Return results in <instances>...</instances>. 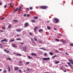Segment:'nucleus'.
Listing matches in <instances>:
<instances>
[{
    "mask_svg": "<svg viewBox=\"0 0 73 73\" xmlns=\"http://www.w3.org/2000/svg\"><path fill=\"white\" fill-rule=\"evenodd\" d=\"M40 8L42 9H46L48 8V6H42L40 7Z\"/></svg>",
    "mask_w": 73,
    "mask_h": 73,
    "instance_id": "1",
    "label": "nucleus"
},
{
    "mask_svg": "<svg viewBox=\"0 0 73 73\" xmlns=\"http://www.w3.org/2000/svg\"><path fill=\"white\" fill-rule=\"evenodd\" d=\"M43 60L44 61H46V60H50V58H42Z\"/></svg>",
    "mask_w": 73,
    "mask_h": 73,
    "instance_id": "2",
    "label": "nucleus"
},
{
    "mask_svg": "<svg viewBox=\"0 0 73 73\" xmlns=\"http://www.w3.org/2000/svg\"><path fill=\"white\" fill-rule=\"evenodd\" d=\"M1 42H4V41H5L6 42H8V40H7L6 38H5L4 40H2L1 41Z\"/></svg>",
    "mask_w": 73,
    "mask_h": 73,
    "instance_id": "3",
    "label": "nucleus"
},
{
    "mask_svg": "<svg viewBox=\"0 0 73 73\" xmlns=\"http://www.w3.org/2000/svg\"><path fill=\"white\" fill-rule=\"evenodd\" d=\"M12 46H13V47H14V48H17V46L15 44H12Z\"/></svg>",
    "mask_w": 73,
    "mask_h": 73,
    "instance_id": "4",
    "label": "nucleus"
},
{
    "mask_svg": "<svg viewBox=\"0 0 73 73\" xmlns=\"http://www.w3.org/2000/svg\"><path fill=\"white\" fill-rule=\"evenodd\" d=\"M55 20L57 23H58V21H59V20L57 19V18L55 19Z\"/></svg>",
    "mask_w": 73,
    "mask_h": 73,
    "instance_id": "5",
    "label": "nucleus"
},
{
    "mask_svg": "<svg viewBox=\"0 0 73 73\" xmlns=\"http://www.w3.org/2000/svg\"><path fill=\"white\" fill-rule=\"evenodd\" d=\"M69 61L70 62V63H71L72 65L73 64V61L71 59H70L69 60Z\"/></svg>",
    "mask_w": 73,
    "mask_h": 73,
    "instance_id": "6",
    "label": "nucleus"
},
{
    "mask_svg": "<svg viewBox=\"0 0 73 73\" xmlns=\"http://www.w3.org/2000/svg\"><path fill=\"white\" fill-rule=\"evenodd\" d=\"M14 70L16 71H17V70H19V67H15L14 68Z\"/></svg>",
    "mask_w": 73,
    "mask_h": 73,
    "instance_id": "7",
    "label": "nucleus"
},
{
    "mask_svg": "<svg viewBox=\"0 0 73 73\" xmlns=\"http://www.w3.org/2000/svg\"><path fill=\"white\" fill-rule=\"evenodd\" d=\"M4 51L5 52H6L7 53H10V52L9 51V50L7 51V50H6V49H4Z\"/></svg>",
    "mask_w": 73,
    "mask_h": 73,
    "instance_id": "8",
    "label": "nucleus"
},
{
    "mask_svg": "<svg viewBox=\"0 0 73 73\" xmlns=\"http://www.w3.org/2000/svg\"><path fill=\"white\" fill-rule=\"evenodd\" d=\"M31 40L33 43H34V44H35V42H34V40H33V38H31Z\"/></svg>",
    "mask_w": 73,
    "mask_h": 73,
    "instance_id": "9",
    "label": "nucleus"
},
{
    "mask_svg": "<svg viewBox=\"0 0 73 73\" xmlns=\"http://www.w3.org/2000/svg\"><path fill=\"white\" fill-rule=\"evenodd\" d=\"M25 27H27V26H28L29 25H28V23H26L25 24Z\"/></svg>",
    "mask_w": 73,
    "mask_h": 73,
    "instance_id": "10",
    "label": "nucleus"
},
{
    "mask_svg": "<svg viewBox=\"0 0 73 73\" xmlns=\"http://www.w3.org/2000/svg\"><path fill=\"white\" fill-rule=\"evenodd\" d=\"M21 31H22V30L20 29H17L16 30V31H17V32H20Z\"/></svg>",
    "mask_w": 73,
    "mask_h": 73,
    "instance_id": "11",
    "label": "nucleus"
},
{
    "mask_svg": "<svg viewBox=\"0 0 73 73\" xmlns=\"http://www.w3.org/2000/svg\"><path fill=\"white\" fill-rule=\"evenodd\" d=\"M31 56H36L37 55L36 54H35L34 53H33L31 54Z\"/></svg>",
    "mask_w": 73,
    "mask_h": 73,
    "instance_id": "12",
    "label": "nucleus"
},
{
    "mask_svg": "<svg viewBox=\"0 0 73 73\" xmlns=\"http://www.w3.org/2000/svg\"><path fill=\"white\" fill-rule=\"evenodd\" d=\"M37 28H38V27L37 26L35 27L34 29V31L35 32H36V29H37Z\"/></svg>",
    "mask_w": 73,
    "mask_h": 73,
    "instance_id": "13",
    "label": "nucleus"
},
{
    "mask_svg": "<svg viewBox=\"0 0 73 73\" xmlns=\"http://www.w3.org/2000/svg\"><path fill=\"white\" fill-rule=\"evenodd\" d=\"M18 9H19V8H17L15 9L14 10L13 12H16L17 11Z\"/></svg>",
    "mask_w": 73,
    "mask_h": 73,
    "instance_id": "14",
    "label": "nucleus"
},
{
    "mask_svg": "<svg viewBox=\"0 0 73 73\" xmlns=\"http://www.w3.org/2000/svg\"><path fill=\"white\" fill-rule=\"evenodd\" d=\"M68 64V65H69V66H70V67H72V65H71V64H70V62H68L67 63Z\"/></svg>",
    "mask_w": 73,
    "mask_h": 73,
    "instance_id": "15",
    "label": "nucleus"
},
{
    "mask_svg": "<svg viewBox=\"0 0 73 73\" xmlns=\"http://www.w3.org/2000/svg\"><path fill=\"white\" fill-rule=\"evenodd\" d=\"M26 47H24L23 48V50L24 51H26Z\"/></svg>",
    "mask_w": 73,
    "mask_h": 73,
    "instance_id": "16",
    "label": "nucleus"
},
{
    "mask_svg": "<svg viewBox=\"0 0 73 73\" xmlns=\"http://www.w3.org/2000/svg\"><path fill=\"white\" fill-rule=\"evenodd\" d=\"M49 54L50 55H51V56H52V55H53V53L52 52H49Z\"/></svg>",
    "mask_w": 73,
    "mask_h": 73,
    "instance_id": "17",
    "label": "nucleus"
},
{
    "mask_svg": "<svg viewBox=\"0 0 73 73\" xmlns=\"http://www.w3.org/2000/svg\"><path fill=\"white\" fill-rule=\"evenodd\" d=\"M8 69L9 72H11V68H10V67H9V66H8Z\"/></svg>",
    "mask_w": 73,
    "mask_h": 73,
    "instance_id": "18",
    "label": "nucleus"
},
{
    "mask_svg": "<svg viewBox=\"0 0 73 73\" xmlns=\"http://www.w3.org/2000/svg\"><path fill=\"white\" fill-rule=\"evenodd\" d=\"M47 28L48 30H50V27H49L48 26H47Z\"/></svg>",
    "mask_w": 73,
    "mask_h": 73,
    "instance_id": "19",
    "label": "nucleus"
},
{
    "mask_svg": "<svg viewBox=\"0 0 73 73\" xmlns=\"http://www.w3.org/2000/svg\"><path fill=\"white\" fill-rule=\"evenodd\" d=\"M26 70L27 71H28V72H30V71H31V70L29 68H27Z\"/></svg>",
    "mask_w": 73,
    "mask_h": 73,
    "instance_id": "20",
    "label": "nucleus"
},
{
    "mask_svg": "<svg viewBox=\"0 0 73 73\" xmlns=\"http://www.w3.org/2000/svg\"><path fill=\"white\" fill-rule=\"evenodd\" d=\"M11 25H9L8 26V28H9V29H11Z\"/></svg>",
    "mask_w": 73,
    "mask_h": 73,
    "instance_id": "21",
    "label": "nucleus"
},
{
    "mask_svg": "<svg viewBox=\"0 0 73 73\" xmlns=\"http://www.w3.org/2000/svg\"><path fill=\"white\" fill-rule=\"evenodd\" d=\"M34 19H35L36 20H37L38 19V17H34Z\"/></svg>",
    "mask_w": 73,
    "mask_h": 73,
    "instance_id": "22",
    "label": "nucleus"
},
{
    "mask_svg": "<svg viewBox=\"0 0 73 73\" xmlns=\"http://www.w3.org/2000/svg\"><path fill=\"white\" fill-rule=\"evenodd\" d=\"M58 63H60V61H57V62H55V64H58Z\"/></svg>",
    "mask_w": 73,
    "mask_h": 73,
    "instance_id": "23",
    "label": "nucleus"
},
{
    "mask_svg": "<svg viewBox=\"0 0 73 73\" xmlns=\"http://www.w3.org/2000/svg\"><path fill=\"white\" fill-rule=\"evenodd\" d=\"M55 40L56 41H58V42H60V40L58 39H55Z\"/></svg>",
    "mask_w": 73,
    "mask_h": 73,
    "instance_id": "24",
    "label": "nucleus"
},
{
    "mask_svg": "<svg viewBox=\"0 0 73 73\" xmlns=\"http://www.w3.org/2000/svg\"><path fill=\"white\" fill-rule=\"evenodd\" d=\"M19 11H21V8H22V7H21V6H19Z\"/></svg>",
    "mask_w": 73,
    "mask_h": 73,
    "instance_id": "25",
    "label": "nucleus"
},
{
    "mask_svg": "<svg viewBox=\"0 0 73 73\" xmlns=\"http://www.w3.org/2000/svg\"><path fill=\"white\" fill-rule=\"evenodd\" d=\"M32 22L33 23H36V21H35L34 20H33L32 21Z\"/></svg>",
    "mask_w": 73,
    "mask_h": 73,
    "instance_id": "26",
    "label": "nucleus"
},
{
    "mask_svg": "<svg viewBox=\"0 0 73 73\" xmlns=\"http://www.w3.org/2000/svg\"><path fill=\"white\" fill-rule=\"evenodd\" d=\"M15 41V40L13 39L12 40H10V42H13V41Z\"/></svg>",
    "mask_w": 73,
    "mask_h": 73,
    "instance_id": "27",
    "label": "nucleus"
},
{
    "mask_svg": "<svg viewBox=\"0 0 73 73\" xmlns=\"http://www.w3.org/2000/svg\"><path fill=\"white\" fill-rule=\"evenodd\" d=\"M17 55H18L19 56H21V54H16Z\"/></svg>",
    "mask_w": 73,
    "mask_h": 73,
    "instance_id": "28",
    "label": "nucleus"
},
{
    "mask_svg": "<svg viewBox=\"0 0 73 73\" xmlns=\"http://www.w3.org/2000/svg\"><path fill=\"white\" fill-rule=\"evenodd\" d=\"M39 42L40 43H41V44H42V42H42V40H40L39 41Z\"/></svg>",
    "mask_w": 73,
    "mask_h": 73,
    "instance_id": "29",
    "label": "nucleus"
},
{
    "mask_svg": "<svg viewBox=\"0 0 73 73\" xmlns=\"http://www.w3.org/2000/svg\"><path fill=\"white\" fill-rule=\"evenodd\" d=\"M28 58H29V59H31V58H32V57H31L30 56H28Z\"/></svg>",
    "mask_w": 73,
    "mask_h": 73,
    "instance_id": "30",
    "label": "nucleus"
},
{
    "mask_svg": "<svg viewBox=\"0 0 73 73\" xmlns=\"http://www.w3.org/2000/svg\"><path fill=\"white\" fill-rule=\"evenodd\" d=\"M26 64H27V65H28V64H30V62H26Z\"/></svg>",
    "mask_w": 73,
    "mask_h": 73,
    "instance_id": "31",
    "label": "nucleus"
},
{
    "mask_svg": "<svg viewBox=\"0 0 73 73\" xmlns=\"http://www.w3.org/2000/svg\"><path fill=\"white\" fill-rule=\"evenodd\" d=\"M44 56H46V55H47V54L46 53H45L44 54Z\"/></svg>",
    "mask_w": 73,
    "mask_h": 73,
    "instance_id": "32",
    "label": "nucleus"
},
{
    "mask_svg": "<svg viewBox=\"0 0 73 73\" xmlns=\"http://www.w3.org/2000/svg\"><path fill=\"white\" fill-rule=\"evenodd\" d=\"M58 35L59 36H62V35L61 34H58Z\"/></svg>",
    "mask_w": 73,
    "mask_h": 73,
    "instance_id": "33",
    "label": "nucleus"
},
{
    "mask_svg": "<svg viewBox=\"0 0 73 73\" xmlns=\"http://www.w3.org/2000/svg\"><path fill=\"white\" fill-rule=\"evenodd\" d=\"M16 40H17V41H18V40H21V39L20 38H17V39H16Z\"/></svg>",
    "mask_w": 73,
    "mask_h": 73,
    "instance_id": "34",
    "label": "nucleus"
},
{
    "mask_svg": "<svg viewBox=\"0 0 73 73\" xmlns=\"http://www.w3.org/2000/svg\"><path fill=\"white\" fill-rule=\"evenodd\" d=\"M41 31H42V30L41 29H40L39 30V32H41Z\"/></svg>",
    "mask_w": 73,
    "mask_h": 73,
    "instance_id": "35",
    "label": "nucleus"
},
{
    "mask_svg": "<svg viewBox=\"0 0 73 73\" xmlns=\"http://www.w3.org/2000/svg\"><path fill=\"white\" fill-rule=\"evenodd\" d=\"M29 35L31 36H32V33H29Z\"/></svg>",
    "mask_w": 73,
    "mask_h": 73,
    "instance_id": "36",
    "label": "nucleus"
},
{
    "mask_svg": "<svg viewBox=\"0 0 73 73\" xmlns=\"http://www.w3.org/2000/svg\"><path fill=\"white\" fill-rule=\"evenodd\" d=\"M70 46H73V43H71L70 45Z\"/></svg>",
    "mask_w": 73,
    "mask_h": 73,
    "instance_id": "37",
    "label": "nucleus"
},
{
    "mask_svg": "<svg viewBox=\"0 0 73 73\" xmlns=\"http://www.w3.org/2000/svg\"><path fill=\"white\" fill-rule=\"evenodd\" d=\"M13 21H15V22H18V21H17V20H14Z\"/></svg>",
    "mask_w": 73,
    "mask_h": 73,
    "instance_id": "38",
    "label": "nucleus"
},
{
    "mask_svg": "<svg viewBox=\"0 0 73 73\" xmlns=\"http://www.w3.org/2000/svg\"><path fill=\"white\" fill-rule=\"evenodd\" d=\"M59 52V51L58 50H56L55 51V53H58Z\"/></svg>",
    "mask_w": 73,
    "mask_h": 73,
    "instance_id": "39",
    "label": "nucleus"
},
{
    "mask_svg": "<svg viewBox=\"0 0 73 73\" xmlns=\"http://www.w3.org/2000/svg\"><path fill=\"white\" fill-rule=\"evenodd\" d=\"M57 57V55H54L52 57V58H53L54 57Z\"/></svg>",
    "mask_w": 73,
    "mask_h": 73,
    "instance_id": "40",
    "label": "nucleus"
},
{
    "mask_svg": "<svg viewBox=\"0 0 73 73\" xmlns=\"http://www.w3.org/2000/svg\"><path fill=\"white\" fill-rule=\"evenodd\" d=\"M9 5H10V7H13V6H12V3H10Z\"/></svg>",
    "mask_w": 73,
    "mask_h": 73,
    "instance_id": "41",
    "label": "nucleus"
},
{
    "mask_svg": "<svg viewBox=\"0 0 73 73\" xmlns=\"http://www.w3.org/2000/svg\"><path fill=\"white\" fill-rule=\"evenodd\" d=\"M34 40L35 41H37V39H36V38H35L34 39Z\"/></svg>",
    "mask_w": 73,
    "mask_h": 73,
    "instance_id": "42",
    "label": "nucleus"
},
{
    "mask_svg": "<svg viewBox=\"0 0 73 73\" xmlns=\"http://www.w3.org/2000/svg\"><path fill=\"white\" fill-rule=\"evenodd\" d=\"M19 72H22V71H21V70H19Z\"/></svg>",
    "mask_w": 73,
    "mask_h": 73,
    "instance_id": "43",
    "label": "nucleus"
},
{
    "mask_svg": "<svg viewBox=\"0 0 73 73\" xmlns=\"http://www.w3.org/2000/svg\"><path fill=\"white\" fill-rule=\"evenodd\" d=\"M66 54H67V56H69V54L67 52H66Z\"/></svg>",
    "mask_w": 73,
    "mask_h": 73,
    "instance_id": "44",
    "label": "nucleus"
},
{
    "mask_svg": "<svg viewBox=\"0 0 73 73\" xmlns=\"http://www.w3.org/2000/svg\"><path fill=\"white\" fill-rule=\"evenodd\" d=\"M8 59L10 61L11 60V58H8Z\"/></svg>",
    "mask_w": 73,
    "mask_h": 73,
    "instance_id": "45",
    "label": "nucleus"
},
{
    "mask_svg": "<svg viewBox=\"0 0 73 73\" xmlns=\"http://www.w3.org/2000/svg\"><path fill=\"white\" fill-rule=\"evenodd\" d=\"M27 16V14H24L23 15V16H24V17H25V16Z\"/></svg>",
    "mask_w": 73,
    "mask_h": 73,
    "instance_id": "46",
    "label": "nucleus"
},
{
    "mask_svg": "<svg viewBox=\"0 0 73 73\" xmlns=\"http://www.w3.org/2000/svg\"><path fill=\"white\" fill-rule=\"evenodd\" d=\"M30 9H31V10H32V9H33V8H32V7H31L30 8Z\"/></svg>",
    "mask_w": 73,
    "mask_h": 73,
    "instance_id": "47",
    "label": "nucleus"
},
{
    "mask_svg": "<svg viewBox=\"0 0 73 73\" xmlns=\"http://www.w3.org/2000/svg\"><path fill=\"white\" fill-rule=\"evenodd\" d=\"M7 72V70H4L3 71V72L4 73H5V72Z\"/></svg>",
    "mask_w": 73,
    "mask_h": 73,
    "instance_id": "48",
    "label": "nucleus"
},
{
    "mask_svg": "<svg viewBox=\"0 0 73 73\" xmlns=\"http://www.w3.org/2000/svg\"><path fill=\"white\" fill-rule=\"evenodd\" d=\"M4 7L5 8H6V7H7V5H5L4 6Z\"/></svg>",
    "mask_w": 73,
    "mask_h": 73,
    "instance_id": "49",
    "label": "nucleus"
},
{
    "mask_svg": "<svg viewBox=\"0 0 73 73\" xmlns=\"http://www.w3.org/2000/svg\"><path fill=\"white\" fill-rule=\"evenodd\" d=\"M2 29H3L4 30L5 29V27H4L3 28L2 27Z\"/></svg>",
    "mask_w": 73,
    "mask_h": 73,
    "instance_id": "50",
    "label": "nucleus"
},
{
    "mask_svg": "<svg viewBox=\"0 0 73 73\" xmlns=\"http://www.w3.org/2000/svg\"><path fill=\"white\" fill-rule=\"evenodd\" d=\"M19 64H22V62H19Z\"/></svg>",
    "mask_w": 73,
    "mask_h": 73,
    "instance_id": "51",
    "label": "nucleus"
},
{
    "mask_svg": "<svg viewBox=\"0 0 73 73\" xmlns=\"http://www.w3.org/2000/svg\"><path fill=\"white\" fill-rule=\"evenodd\" d=\"M30 13H33V12L32 11H31V12Z\"/></svg>",
    "mask_w": 73,
    "mask_h": 73,
    "instance_id": "52",
    "label": "nucleus"
},
{
    "mask_svg": "<svg viewBox=\"0 0 73 73\" xmlns=\"http://www.w3.org/2000/svg\"><path fill=\"white\" fill-rule=\"evenodd\" d=\"M43 50H45V51L47 50H46V49H45L44 48H43Z\"/></svg>",
    "mask_w": 73,
    "mask_h": 73,
    "instance_id": "53",
    "label": "nucleus"
},
{
    "mask_svg": "<svg viewBox=\"0 0 73 73\" xmlns=\"http://www.w3.org/2000/svg\"><path fill=\"white\" fill-rule=\"evenodd\" d=\"M54 30H55V31H56V30H57V29L56 28H54Z\"/></svg>",
    "mask_w": 73,
    "mask_h": 73,
    "instance_id": "54",
    "label": "nucleus"
},
{
    "mask_svg": "<svg viewBox=\"0 0 73 73\" xmlns=\"http://www.w3.org/2000/svg\"><path fill=\"white\" fill-rule=\"evenodd\" d=\"M40 49H43V50L44 49V48H40Z\"/></svg>",
    "mask_w": 73,
    "mask_h": 73,
    "instance_id": "55",
    "label": "nucleus"
},
{
    "mask_svg": "<svg viewBox=\"0 0 73 73\" xmlns=\"http://www.w3.org/2000/svg\"><path fill=\"white\" fill-rule=\"evenodd\" d=\"M63 69V67H60V69L62 70Z\"/></svg>",
    "mask_w": 73,
    "mask_h": 73,
    "instance_id": "56",
    "label": "nucleus"
},
{
    "mask_svg": "<svg viewBox=\"0 0 73 73\" xmlns=\"http://www.w3.org/2000/svg\"><path fill=\"white\" fill-rule=\"evenodd\" d=\"M4 17H3L2 19L1 20H4Z\"/></svg>",
    "mask_w": 73,
    "mask_h": 73,
    "instance_id": "57",
    "label": "nucleus"
},
{
    "mask_svg": "<svg viewBox=\"0 0 73 73\" xmlns=\"http://www.w3.org/2000/svg\"><path fill=\"white\" fill-rule=\"evenodd\" d=\"M66 67H69V66L67 65H66Z\"/></svg>",
    "mask_w": 73,
    "mask_h": 73,
    "instance_id": "58",
    "label": "nucleus"
},
{
    "mask_svg": "<svg viewBox=\"0 0 73 73\" xmlns=\"http://www.w3.org/2000/svg\"><path fill=\"white\" fill-rule=\"evenodd\" d=\"M17 36L18 37H20V36H19V35H17Z\"/></svg>",
    "mask_w": 73,
    "mask_h": 73,
    "instance_id": "59",
    "label": "nucleus"
},
{
    "mask_svg": "<svg viewBox=\"0 0 73 73\" xmlns=\"http://www.w3.org/2000/svg\"><path fill=\"white\" fill-rule=\"evenodd\" d=\"M1 32H4V31H0Z\"/></svg>",
    "mask_w": 73,
    "mask_h": 73,
    "instance_id": "60",
    "label": "nucleus"
},
{
    "mask_svg": "<svg viewBox=\"0 0 73 73\" xmlns=\"http://www.w3.org/2000/svg\"><path fill=\"white\" fill-rule=\"evenodd\" d=\"M20 43L21 44H24V43L20 42Z\"/></svg>",
    "mask_w": 73,
    "mask_h": 73,
    "instance_id": "61",
    "label": "nucleus"
},
{
    "mask_svg": "<svg viewBox=\"0 0 73 73\" xmlns=\"http://www.w3.org/2000/svg\"><path fill=\"white\" fill-rule=\"evenodd\" d=\"M64 72H66V70H65L64 71Z\"/></svg>",
    "mask_w": 73,
    "mask_h": 73,
    "instance_id": "62",
    "label": "nucleus"
},
{
    "mask_svg": "<svg viewBox=\"0 0 73 73\" xmlns=\"http://www.w3.org/2000/svg\"><path fill=\"white\" fill-rule=\"evenodd\" d=\"M28 9L27 11H29V9L28 8H27V9Z\"/></svg>",
    "mask_w": 73,
    "mask_h": 73,
    "instance_id": "63",
    "label": "nucleus"
},
{
    "mask_svg": "<svg viewBox=\"0 0 73 73\" xmlns=\"http://www.w3.org/2000/svg\"><path fill=\"white\" fill-rule=\"evenodd\" d=\"M1 70H2V69H0V72H1Z\"/></svg>",
    "mask_w": 73,
    "mask_h": 73,
    "instance_id": "64",
    "label": "nucleus"
}]
</instances>
